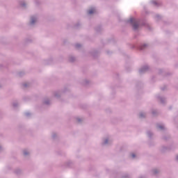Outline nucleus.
Segmentation results:
<instances>
[{"mask_svg":"<svg viewBox=\"0 0 178 178\" xmlns=\"http://www.w3.org/2000/svg\"><path fill=\"white\" fill-rule=\"evenodd\" d=\"M95 12V9L91 8L90 10H88V14L89 15H92Z\"/></svg>","mask_w":178,"mask_h":178,"instance_id":"nucleus-1","label":"nucleus"},{"mask_svg":"<svg viewBox=\"0 0 178 178\" xmlns=\"http://www.w3.org/2000/svg\"><path fill=\"white\" fill-rule=\"evenodd\" d=\"M31 23V24H34V23H35V18H32Z\"/></svg>","mask_w":178,"mask_h":178,"instance_id":"nucleus-2","label":"nucleus"},{"mask_svg":"<svg viewBox=\"0 0 178 178\" xmlns=\"http://www.w3.org/2000/svg\"><path fill=\"white\" fill-rule=\"evenodd\" d=\"M133 27H134V29L136 30V29H137V27H138V24H134L133 25Z\"/></svg>","mask_w":178,"mask_h":178,"instance_id":"nucleus-3","label":"nucleus"},{"mask_svg":"<svg viewBox=\"0 0 178 178\" xmlns=\"http://www.w3.org/2000/svg\"><path fill=\"white\" fill-rule=\"evenodd\" d=\"M130 22H131V23H133V22H134V18H131L130 19Z\"/></svg>","mask_w":178,"mask_h":178,"instance_id":"nucleus-4","label":"nucleus"},{"mask_svg":"<svg viewBox=\"0 0 178 178\" xmlns=\"http://www.w3.org/2000/svg\"><path fill=\"white\" fill-rule=\"evenodd\" d=\"M132 158H136V155L134 154H131Z\"/></svg>","mask_w":178,"mask_h":178,"instance_id":"nucleus-5","label":"nucleus"},{"mask_svg":"<svg viewBox=\"0 0 178 178\" xmlns=\"http://www.w3.org/2000/svg\"><path fill=\"white\" fill-rule=\"evenodd\" d=\"M104 144H108V140H106Z\"/></svg>","mask_w":178,"mask_h":178,"instance_id":"nucleus-6","label":"nucleus"},{"mask_svg":"<svg viewBox=\"0 0 178 178\" xmlns=\"http://www.w3.org/2000/svg\"><path fill=\"white\" fill-rule=\"evenodd\" d=\"M159 129H163V126H159Z\"/></svg>","mask_w":178,"mask_h":178,"instance_id":"nucleus-7","label":"nucleus"},{"mask_svg":"<svg viewBox=\"0 0 178 178\" xmlns=\"http://www.w3.org/2000/svg\"><path fill=\"white\" fill-rule=\"evenodd\" d=\"M24 155H27V152H24Z\"/></svg>","mask_w":178,"mask_h":178,"instance_id":"nucleus-8","label":"nucleus"},{"mask_svg":"<svg viewBox=\"0 0 178 178\" xmlns=\"http://www.w3.org/2000/svg\"><path fill=\"white\" fill-rule=\"evenodd\" d=\"M177 159L178 160V156H177Z\"/></svg>","mask_w":178,"mask_h":178,"instance_id":"nucleus-9","label":"nucleus"},{"mask_svg":"<svg viewBox=\"0 0 178 178\" xmlns=\"http://www.w3.org/2000/svg\"><path fill=\"white\" fill-rule=\"evenodd\" d=\"M140 49H143V47H141Z\"/></svg>","mask_w":178,"mask_h":178,"instance_id":"nucleus-10","label":"nucleus"}]
</instances>
